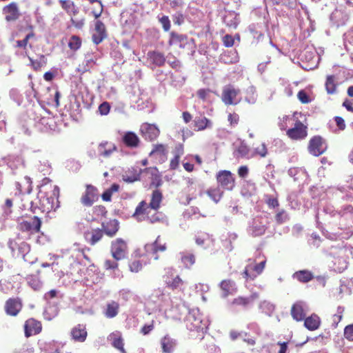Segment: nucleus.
I'll use <instances>...</instances> for the list:
<instances>
[{
    "label": "nucleus",
    "instance_id": "nucleus-1",
    "mask_svg": "<svg viewBox=\"0 0 353 353\" xmlns=\"http://www.w3.org/2000/svg\"><path fill=\"white\" fill-rule=\"evenodd\" d=\"M187 310L188 313L185 318L187 329L191 332H201L203 334L208 327L209 320L203 318L198 308L187 309Z\"/></svg>",
    "mask_w": 353,
    "mask_h": 353
},
{
    "label": "nucleus",
    "instance_id": "nucleus-2",
    "mask_svg": "<svg viewBox=\"0 0 353 353\" xmlns=\"http://www.w3.org/2000/svg\"><path fill=\"white\" fill-rule=\"evenodd\" d=\"M59 188L58 186L54 187V190L51 195H48L40 191L38 194L39 210L42 212L46 213L54 211L57 208H59Z\"/></svg>",
    "mask_w": 353,
    "mask_h": 353
},
{
    "label": "nucleus",
    "instance_id": "nucleus-3",
    "mask_svg": "<svg viewBox=\"0 0 353 353\" xmlns=\"http://www.w3.org/2000/svg\"><path fill=\"white\" fill-rule=\"evenodd\" d=\"M8 246L10 249L12 255L15 257H22L24 261L33 264L36 262L37 258L30 253V246L25 242L17 243L13 239H9Z\"/></svg>",
    "mask_w": 353,
    "mask_h": 353
},
{
    "label": "nucleus",
    "instance_id": "nucleus-4",
    "mask_svg": "<svg viewBox=\"0 0 353 353\" xmlns=\"http://www.w3.org/2000/svg\"><path fill=\"white\" fill-rule=\"evenodd\" d=\"M268 225L267 216H256L250 222L248 232L252 236H259L265 234Z\"/></svg>",
    "mask_w": 353,
    "mask_h": 353
},
{
    "label": "nucleus",
    "instance_id": "nucleus-5",
    "mask_svg": "<svg viewBox=\"0 0 353 353\" xmlns=\"http://www.w3.org/2000/svg\"><path fill=\"white\" fill-rule=\"evenodd\" d=\"M240 90L235 88L232 85L223 87L221 95L223 102L228 105H236L240 103L241 98L239 97Z\"/></svg>",
    "mask_w": 353,
    "mask_h": 353
},
{
    "label": "nucleus",
    "instance_id": "nucleus-6",
    "mask_svg": "<svg viewBox=\"0 0 353 353\" xmlns=\"http://www.w3.org/2000/svg\"><path fill=\"white\" fill-rule=\"evenodd\" d=\"M127 244L122 239L119 238L112 242L111 253L115 260L124 259L127 255Z\"/></svg>",
    "mask_w": 353,
    "mask_h": 353
},
{
    "label": "nucleus",
    "instance_id": "nucleus-7",
    "mask_svg": "<svg viewBox=\"0 0 353 353\" xmlns=\"http://www.w3.org/2000/svg\"><path fill=\"white\" fill-rule=\"evenodd\" d=\"M140 133L145 140L152 141L159 137L160 130L154 124L144 123L140 127Z\"/></svg>",
    "mask_w": 353,
    "mask_h": 353
},
{
    "label": "nucleus",
    "instance_id": "nucleus-8",
    "mask_svg": "<svg viewBox=\"0 0 353 353\" xmlns=\"http://www.w3.org/2000/svg\"><path fill=\"white\" fill-rule=\"evenodd\" d=\"M216 180L223 189L231 190L234 187V178L228 170L219 171L216 174Z\"/></svg>",
    "mask_w": 353,
    "mask_h": 353
},
{
    "label": "nucleus",
    "instance_id": "nucleus-9",
    "mask_svg": "<svg viewBox=\"0 0 353 353\" xmlns=\"http://www.w3.org/2000/svg\"><path fill=\"white\" fill-rule=\"evenodd\" d=\"M326 143L320 136L314 137L310 141L308 146L309 152L314 156H320L326 150Z\"/></svg>",
    "mask_w": 353,
    "mask_h": 353
},
{
    "label": "nucleus",
    "instance_id": "nucleus-10",
    "mask_svg": "<svg viewBox=\"0 0 353 353\" xmlns=\"http://www.w3.org/2000/svg\"><path fill=\"white\" fill-rule=\"evenodd\" d=\"M265 263L266 260H263L254 265L252 264L248 265L242 273L243 278L246 280H254L263 272L265 268Z\"/></svg>",
    "mask_w": 353,
    "mask_h": 353
},
{
    "label": "nucleus",
    "instance_id": "nucleus-11",
    "mask_svg": "<svg viewBox=\"0 0 353 353\" xmlns=\"http://www.w3.org/2000/svg\"><path fill=\"white\" fill-rule=\"evenodd\" d=\"M97 199V189L92 185H87L86 190L81 197V203L84 206L90 207Z\"/></svg>",
    "mask_w": 353,
    "mask_h": 353
},
{
    "label": "nucleus",
    "instance_id": "nucleus-12",
    "mask_svg": "<svg viewBox=\"0 0 353 353\" xmlns=\"http://www.w3.org/2000/svg\"><path fill=\"white\" fill-rule=\"evenodd\" d=\"M167 248L165 243L161 242V237L158 236L156 240L152 243H147L145 245V252L148 254H152L155 260L159 259L157 252L159 251L164 252Z\"/></svg>",
    "mask_w": 353,
    "mask_h": 353
},
{
    "label": "nucleus",
    "instance_id": "nucleus-13",
    "mask_svg": "<svg viewBox=\"0 0 353 353\" xmlns=\"http://www.w3.org/2000/svg\"><path fill=\"white\" fill-rule=\"evenodd\" d=\"M41 221L40 219L34 216L27 221H23L19 223V229L23 232H35L40 230Z\"/></svg>",
    "mask_w": 353,
    "mask_h": 353
},
{
    "label": "nucleus",
    "instance_id": "nucleus-14",
    "mask_svg": "<svg viewBox=\"0 0 353 353\" xmlns=\"http://www.w3.org/2000/svg\"><path fill=\"white\" fill-rule=\"evenodd\" d=\"M287 135L292 139H303L307 136L306 127L301 121H296L294 128L287 131Z\"/></svg>",
    "mask_w": 353,
    "mask_h": 353
},
{
    "label": "nucleus",
    "instance_id": "nucleus-15",
    "mask_svg": "<svg viewBox=\"0 0 353 353\" xmlns=\"http://www.w3.org/2000/svg\"><path fill=\"white\" fill-rule=\"evenodd\" d=\"M117 147L114 143L108 141L100 143L97 147V154L99 157L109 158L112 154L117 151Z\"/></svg>",
    "mask_w": 353,
    "mask_h": 353
},
{
    "label": "nucleus",
    "instance_id": "nucleus-16",
    "mask_svg": "<svg viewBox=\"0 0 353 353\" xmlns=\"http://www.w3.org/2000/svg\"><path fill=\"white\" fill-rule=\"evenodd\" d=\"M177 341L169 334H165L160 339L162 353H173L177 346Z\"/></svg>",
    "mask_w": 353,
    "mask_h": 353
},
{
    "label": "nucleus",
    "instance_id": "nucleus-17",
    "mask_svg": "<svg viewBox=\"0 0 353 353\" xmlns=\"http://www.w3.org/2000/svg\"><path fill=\"white\" fill-rule=\"evenodd\" d=\"M307 308V306L304 302L299 301L294 303L291 309L293 319L297 321H303L305 317Z\"/></svg>",
    "mask_w": 353,
    "mask_h": 353
},
{
    "label": "nucleus",
    "instance_id": "nucleus-18",
    "mask_svg": "<svg viewBox=\"0 0 353 353\" xmlns=\"http://www.w3.org/2000/svg\"><path fill=\"white\" fill-rule=\"evenodd\" d=\"M121 139L123 144L130 148H138L141 142L138 135L132 131L125 132Z\"/></svg>",
    "mask_w": 353,
    "mask_h": 353
},
{
    "label": "nucleus",
    "instance_id": "nucleus-19",
    "mask_svg": "<svg viewBox=\"0 0 353 353\" xmlns=\"http://www.w3.org/2000/svg\"><path fill=\"white\" fill-rule=\"evenodd\" d=\"M24 328L26 336L29 337L39 334L41 331L42 327L39 321L34 319H30L26 321Z\"/></svg>",
    "mask_w": 353,
    "mask_h": 353
},
{
    "label": "nucleus",
    "instance_id": "nucleus-20",
    "mask_svg": "<svg viewBox=\"0 0 353 353\" xmlns=\"http://www.w3.org/2000/svg\"><path fill=\"white\" fill-rule=\"evenodd\" d=\"M3 13L6 17L5 19L7 21H16L20 15L17 3H11L3 8Z\"/></svg>",
    "mask_w": 353,
    "mask_h": 353
},
{
    "label": "nucleus",
    "instance_id": "nucleus-21",
    "mask_svg": "<svg viewBox=\"0 0 353 353\" xmlns=\"http://www.w3.org/2000/svg\"><path fill=\"white\" fill-rule=\"evenodd\" d=\"M108 341L111 345L121 351V353H125V350L123 347L124 343L122 338L121 333L119 331L111 333L108 336Z\"/></svg>",
    "mask_w": 353,
    "mask_h": 353
},
{
    "label": "nucleus",
    "instance_id": "nucleus-22",
    "mask_svg": "<svg viewBox=\"0 0 353 353\" xmlns=\"http://www.w3.org/2000/svg\"><path fill=\"white\" fill-rule=\"evenodd\" d=\"M70 334L74 341L84 342L87 337L85 325L83 324L77 325L72 329Z\"/></svg>",
    "mask_w": 353,
    "mask_h": 353
},
{
    "label": "nucleus",
    "instance_id": "nucleus-23",
    "mask_svg": "<svg viewBox=\"0 0 353 353\" xmlns=\"http://www.w3.org/2000/svg\"><path fill=\"white\" fill-rule=\"evenodd\" d=\"M22 307L21 303L19 299H10L5 305L6 313L10 316H16Z\"/></svg>",
    "mask_w": 353,
    "mask_h": 353
},
{
    "label": "nucleus",
    "instance_id": "nucleus-24",
    "mask_svg": "<svg viewBox=\"0 0 353 353\" xmlns=\"http://www.w3.org/2000/svg\"><path fill=\"white\" fill-rule=\"evenodd\" d=\"M103 236V231L99 228L92 229L91 231H88L84 233L86 241L92 245L98 243L102 239Z\"/></svg>",
    "mask_w": 353,
    "mask_h": 353
},
{
    "label": "nucleus",
    "instance_id": "nucleus-25",
    "mask_svg": "<svg viewBox=\"0 0 353 353\" xmlns=\"http://www.w3.org/2000/svg\"><path fill=\"white\" fill-rule=\"evenodd\" d=\"M151 299L159 307L163 306L170 299L168 294H165L164 290L161 288L154 290Z\"/></svg>",
    "mask_w": 353,
    "mask_h": 353
},
{
    "label": "nucleus",
    "instance_id": "nucleus-26",
    "mask_svg": "<svg viewBox=\"0 0 353 353\" xmlns=\"http://www.w3.org/2000/svg\"><path fill=\"white\" fill-rule=\"evenodd\" d=\"M169 44L170 46H176L179 48H183L188 44V37L184 34L172 32L170 33Z\"/></svg>",
    "mask_w": 353,
    "mask_h": 353
},
{
    "label": "nucleus",
    "instance_id": "nucleus-27",
    "mask_svg": "<svg viewBox=\"0 0 353 353\" xmlns=\"http://www.w3.org/2000/svg\"><path fill=\"white\" fill-rule=\"evenodd\" d=\"M143 172H145L149 176L151 180L150 186L159 187L162 183L161 176L159 174L158 170L156 168H148L143 170Z\"/></svg>",
    "mask_w": 353,
    "mask_h": 353
},
{
    "label": "nucleus",
    "instance_id": "nucleus-28",
    "mask_svg": "<svg viewBox=\"0 0 353 353\" xmlns=\"http://www.w3.org/2000/svg\"><path fill=\"white\" fill-rule=\"evenodd\" d=\"M119 228V223L117 220H110L107 223H102V229L103 233L109 236H113L116 234Z\"/></svg>",
    "mask_w": 353,
    "mask_h": 353
},
{
    "label": "nucleus",
    "instance_id": "nucleus-29",
    "mask_svg": "<svg viewBox=\"0 0 353 353\" xmlns=\"http://www.w3.org/2000/svg\"><path fill=\"white\" fill-rule=\"evenodd\" d=\"M288 172L294 179V181H305L308 176L306 170L302 168H291Z\"/></svg>",
    "mask_w": 353,
    "mask_h": 353
},
{
    "label": "nucleus",
    "instance_id": "nucleus-30",
    "mask_svg": "<svg viewBox=\"0 0 353 353\" xmlns=\"http://www.w3.org/2000/svg\"><path fill=\"white\" fill-rule=\"evenodd\" d=\"M223 293L222 296L225 298L230 294H233L236 292V283L231 280H224L220 284Z\"/></svg>",
    "mask_w": 353,
    "mask_h": 353
},
{
    "label": "nucleus",
    "instance_id": "nucleus-31",
    "mask_svg": "<svg viewBox=\"0 0 353 353\" xmlns=\"http://www.w3.org/2000/svg\"><path fill=\"white\" fill-rule=\"evenodd\" d=\"M258 298L259 294L256 292L252 293L248 297L239 296L232 301V305H242L243 307H246L248 305L252 303Z\"/></svg>",
    "mask_w": 353,
    "mask_h": 353
},
{
    "label": "nucleus",
    "instance_id": "nucleus-32",
    "mask_svg": "<svg viewBox=\"0 0 353 353\" xmlns=\"http://www.w3.org/2000/svg\"><path fill=\"white\" fill-rule=\"evenodd\" d=\"M194 126L197 128L198 131H202L207 128H212V122L205 117H196L194 120Z\"/></svg>",
    "mask_w": 353,
    "mask_h": 353
},
{
    "label": "nucleus",
    "instance_id": "nucleus-33",
    "mask_svg": "<svg viewBox=\"0 0 353 353\" xmlns=\"http://www.w3.org/2000/svg\"><path fill=\"white\" fill-rule=\"evenodd\" d=\"M143 172V170L140 169L139 171L132 168L131 170H129L128 172H125L122 175L123 180L128 183H133L137 181L140 180V175Z\"/></svg>",
    "mask_w": 353,
    "mask_h": 353
},
{
    "label": "nucleus",
    "instance_id": "nucleus-34",
    "mask_svg": "<svg viewBox=\"0 0 353 353\" xmlns=\"http://www.w3.org/2000/svg\"><path fill=\"white\" fill-rule=\"evenodd\" d=\"M320 318L314 314L307 318H305L304 321L305 327L309 330H317L320 326Z\"/></svg>",
    "mask_w": 353,
    "mask_h": 353
},
{
    "label": "nucleus",
    "instance_id": "nucleus-35",
    "mask_svg": "<svg viewBox=\"0 0 353 353\" xmlns=\"http://www.w3.org/2000/svg\"><path fill=\"white\" fill-rule=\"evenodd\" d=\"M119 310V305L116 301H111L107 303L106 308L104 311V314L107 318L112 319L115 317Z\"/></svg>",
    "mask_w": 353,
    "mask_h": 353
},
{
    "label": "nucleus",
    "instance_id": "nucleus-36",
    "mask_svg": "<svg viewBox=\"0 0 353 353\" xmlns=\"http://www.w3.org/2000/svg\"><path fill=\"white\" fill-rule=\"evenodd\" d=\"M168 151L163 144L154 145L152 150L150 152V156H159L162 161L166 159Z\"/></svg>",
    "mask_w": 353,
    "mask_h": 353
},
{
    "label": "nucleus",
    "instance_id": "nucleus-37",
    "mask_svg": "<svg viewBox=\"0 0 353 353\" xmlns=\"http://www.w3.org/2000/svg\"><path fill=\"white\" fill-rule=\"evenodd\" d=\"M59 314V307L57 304H52L49 302L48 305L46 307L43 316L46 320L50 321L57 316Z\"/></svg>",
    "mask_w": 353,
    "mask_h": 353
},
{
    "label": "nucleus",
    "instance_id": "nucleus-38",
    "mask_svg": "<svg viewBox=\"0 0 353 353\" xmlns=\"http://www.w3.org/2000/svg\"><path fill=\"white\" fill-rule=\"evenodd\" d=\"M148 57L150 61L156 66H161L165 62V59L163 54L159 52H149Z\"/></svg>",
    "mask_w": 353,
    "mask_h": 353
},
{
    "label": "nucleus",
    "instance_id": "nucleus-39",
    "mask_svg": "<svg viewBox=\"0 0 353 353\" xmlns=\"http://www.w3.org/2000/svg\"><path fill=\"white\" fill-rule=\"evenodd\" d=\"M26 280L28 285L35 291H39L43 287V283L38 275H29Z\"/></svg>",
    "mask_w": 353,
    "mask_h": 353
},
{
    "label": "nucleus",
    "instance_id": "nucleus-40",
    "mask_svg": "<svg viewBox=\"0 0 353 353\" xmlns=\"http://www.w3.org/2000/svg\"><path fill=\"white\" fill-rule=\"evenodd\" d=\"M292 277L300 282L307 283L313 279V275L308 270H300L294 272Z\"/></svg>",
    "mask_w": 353,
    "mask_h": 353
},
{
    "label": "nucleus",
    "instance_id": "nucleus-41",
    "mask_svg": "<svg viewBox=\"0 0 353 353\" xmlns=\"http://www.w3.org/2000/svg\"><path fill=\"white\" fill-rule=\"evenodd\" d=\"M163 196L159 190H154L152 194V199L149 204V207L153 210H157L160 207V203L162 201Z\"/></svg>",
    "mask_w": 353,
    "mask_h": 353
},
{
    "label": "nucleus",
    "instance_id": "nucleus-42",
    "mask_svg": "<svg viewBox=\"0 0 353 353\" xmlns=\"http://www.w3.org/2000/svg\"><path fill=\"white\" fill-rule=\"evenodd\" d=\"M147 208L148 207L146 202L145 201H142L137 206L135 212L133 214V217H135L139 221H142Z\"/></svg>",
    "mask_w": 353,
    "mask_h": 353
},
{
    "label": "nucleus",
    "instance_id": "nucleus-43",
    "mask_svg": "<svg viewBox=\"0 0 353 353\" xmlns=\"http://www.w3.org/2000/svg\"><path fill=\"white\" fill-rule=\"evenodd\" d=\"M245 101L250 104H254L257 100L256 88L253 85L249 86L245 90Z\"/></svg>",
    "mask_w": 353,
    "mask_h": 353
},
{
    "label": "nucleus",
    "instance_id": "nucleus-44",
    "mask_svg": "<svg viewBox=\"0 0 353 353\" xmlns=\"http://www.w3.org/2000/svg\"><path fill=\"white\" fill-rule=\"evenodd\" d=\"M170 77L172 79V84L175 87L182 86L186 79V77L179 71H176L172 73Z\"/></svg>",
    "mask_w": 353,
    "mask_h": 353
},
{
    "label": "nucleus",
    "instance_id": "nucleus-45",
    "mask_svg": "<svg viewBox=\"0 0 353 353\" xmlns=\"http://www.w3.org/2000/svg\"><path fill=\"white\" fill-rule=\"evenodd\" d=\"M94 64V61L92 57L90 55H87L82 64L79 65L78 70L81 73H84L87 71H89Z\"/></svg>",
    "mask_w": 353,
    "mask_h": 353
},
{
    "label": "nucleus",
    "instance_id": "nucleus-46",
    "mask_svg": "<svg viewBox=\"0 0 353 353\" xmlns=\"http://www.w3.org/2000/svg\"><path fill=\"white\" fill-rule=\"evenodd\" d=\"M180 254L181 262L185 268H190L195 263V257L194 254L184 252H181Z\"/></svg>",
    "mask_w": 353,
    "mask_h": 353
},
{
    "label": "nucleus",
    "instance_id": "nucleus-47",
    "mask_svg": "<svg viewBox=\"0 0 353 353\" xmlns=\"http://www.w3.org/2000/svg\"><path fill=\"white\" fill-rule=\"evenodd\" d=\"M208 195L215 203H218L222 197L223 192L219 188H211L207 192Z\"/></svg>",
    "mask_w": 353,
    "mask_h": 353
},
{
    "label": "nucleus",
    "instance_id": "nucleus-48",
    "mask_svg": "<svg viewBox=\"0 0 353 353\" xmlns=\"http://www.w3.org/2000/svg\"><path fill=\"white\" fill-rule=\"evenodd\" d=\"M335 77L333 75L327 77L325 82V89L328 94H334L336 92V84L334 83Z\"/></svg>",
    "mask_w": 353,
    "mask_h": 353
},
{
    "label": "nucleus",
    "instance_id": "nucleus-49",
    "mask_svg": "<svg viewBox=\"0 0 353 353\" xmlns=\"http://www.w3.org/2000/svg\"><path fill=\"white\" fill-rule=\"evenodd\" d=\"M260 310L262 312L270 316L274 310V306L269 301H264L260 303Z\"/></svg>",
    "mask_w": 353,
    "mask_h": 353
},
{
    "label": "nucleus",
    "instance_id": "nucleus-50",
    "mask_svg": "<svg viewBox=\"0 0 353 353\" xmlns=\"http://www.w3.org/2000/svg\"><path fill=\"white\" fill-rule=\"evenodd\" d=\"M249 152L248 147L243 143H241L234 150V156L237 158L245 157Z\"/></svg>",
    "mask_w": 353,
    "mask_h": 353
},
{
    "label": "nucleus",
    "instance_id": "nucleus-51",
    "mask_svg": "<svg viewBox=\"0 0 353 353\" xmlns=\"http://www.w3.org/2000/svg\"><path fill=\"white\" fill-rule=\"evenodd\" d=\"M290 219V216L285 210H281L275 215V221L278 224H282L287 222Z\"/></svg>",
    "mask_w": 353,
    "mask_h": 353
},
{
    "label": "nucleus",
    "instance_id": "nucleus-52",
    "mask_svg": "<svg viewBox=\"0 0 353 353\" xmlns=\"http://www.w3.org/2000/svg\"><path fill=\"white\" fill-rule=\"evenodd\" d=\"M81 45V39L77 36H72L68 43L70 48L72 50H78Z\"/></svg>",
    "mask_w": 353,
    "mask_h": 353
},
{
    "label": "nucleus",
    "instance_id": "nucleus-53",
    "mask_svg": "<svg viewBox=\"0 0 353 353\" xmlns=\"http://www.w3.org/2000/svg\"><path fill=\"white\" fill-rule=\"evenodd\" d=\"M254 152L255 154L259 155L262 158L265 157L268 154L267 146L264 143H263L259 146L255 148L254 150Z\"/></svg>",
    "mask_w": 353,
    "mask_h": 353
},
{
    "label": "nucleus",
    "instance_id": "nucleus-54",
    "mask_svg": "<svg viewBox=\"0 0 353 353\" xmlns=\"http://www.w3.org/2000/svg\"><path fill=\"white\" fill-rule=\"evenodd\" d=\"M197 96L203 101L210 100L211 90L210 89H200L197 91Z\"/></svg>",
    "mask_w": 353,
    "mask_h": 353
},
{
    "label": "nucleus",
    "instance_id": "nucleus-55",
    "mask_svg": "<svg viewBox=\"0 0 353 353\" xmlns=\"http://www.w3.org/2000/svg\"><path fill=\"white\" fill-rule=\"evenodd\" d=\"M274 165L271 163L268 164L265 167V173L263 176L265 181L270 183V179H273L274 177Z\"/></svg>",
    "mask_w": 353,
    "mask_h": 353
},
{
    "label": "nucleus",
    "instance_id": "nucleus-56",
    "mask_svg": "<svg viewBox=\"0 0 353 353\" xmlns=\"http://www.w3.org/2000/svg\"><path fill=\"white\" fill-rule=\"evenodd\" d=\"M61 7L67 13L70 14V10L74 8V3L71 0H59Z\"/></svg>",
    "mask_w": 353,
    "mask_h": 353
},
{
    "label": "nucleus",
    "instance_id": "nucleus-57",
    "mask_svg": "<svg viewBox=\"0 0 353 353\" xmlns=\"http://www.w3.org/2000/svg\"><path fill=\"white\" fill-rule=\"evenodd\" d=\"M265 203L270 208H275L279 206V201L276 198L270 195H265Z\"/></svg>",
    "mask_w": 353,
    "mask_h": 353
},
{
    "label": "nucleus",
    "instance_id": "nucleus-58",
    "mask_svg": "<svg viewBox=\"0 0 353 353\" xmlns=\"http://www.w3.org/2000/svg\"><path fill=\"white\" fill-rule=\"evenodd\" d=\"M12 205L13 203L11 199L6 200L4 205L2 206L4 214L8 216L11 214Z\"/></svg>",
    "mask_w": 353,
    "mask_h": 353
},
{
    "label": "nucleus",
    "instance_id": "nucleus-59",
    "mask_svg": "<svg viewBox=\"0 0 353 353\" xmlns=\"http://www.w3.org/2000/svg\"><path fill=\"white\" fill-rule=\"evenodd\" d=\"M183 283V282L182 279L179 276H176L175 278L172 279V281L169 283L168 285L172 289H178L182 287Z\"/></svg>",
    "mask_w": 353,
    "mask_h": 353
},
{
    "label": "nucleus",
    "instance_id": "nucleus-60",
    "mask_svg": "<svg viewBox=\"0 0 353 353\" xmlns=\"http://www.w3.org/2000/svg\"><path fill=\"white\" fill-rule=\"evenodd\" d=\"M110 110V105L108 102H103L99 106L98 111L101 115H107Z\"/></svg>",
    "mask_w": 353,
    "mask_h": 353
},
{
    "label": "nucleus",
    "instance_id": "nucleus-61",
    "mask_svg": "<svg viewBox=\"0 0 353 353\" xmlns=\"http://www.w3.org/2000/svg\"><path fill=\"white\" fill-rule=\"evenodd\" d=\"M159 22L165 32H168L170 29V21L168 16H163L161 17L159 19Z\"/></svg>",
    "mask_w": 353,
    "mask_h": 353
},
{
    "label": "nucleus",
    "instance_id": "nucleus-62",
    "mask_svg": "<svg viewBox=\"0 0 353 353\" xmlns=\"http://www.w3.org/2000/svg\"><path fill=\"white\" fill-rule=\"evenodd\" d=\"M130 270L132 272H138L142 268V263L139 261H134L129 265Z\"/></svg>",
    "mask_w": 353,
    "mask_h": 353
},
{
    "label": "nucleus",
    "instance_id": "nucleus-63",
    "mask_svg": "<svg viewBox=\"0 0 353 353\" xmlns=\"http://www.w3.org/2000/svg\"><path fill=\"white\" fill-rule=\"evenodd\" d=\"M344 336L347 340L353 341V324L345 327L344 330Z\"/></svg>",
    "mask_w": 353,
    "mask_h": 353
},
{
    "label": "nucleus",
    "instance_id": "nucleus-64",
    "mask_svg": "<svg viewBox=\"0 0 353 353\" xmlns=\"http://www.w3.org/2000/svg\"><path fill=\"white\" fill-rule=\"evenodd\" d=\"M205 349L209 353H220L221 352L220 348L213 342H210V343L207 344Z\"/></svg>",
    "mask_w": 353,
    "mask_h": 353
}]
</instances>
